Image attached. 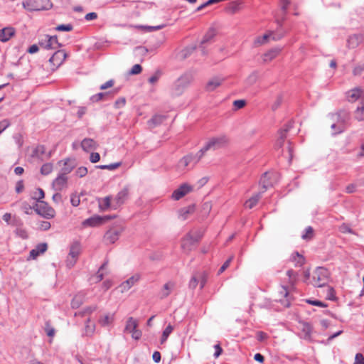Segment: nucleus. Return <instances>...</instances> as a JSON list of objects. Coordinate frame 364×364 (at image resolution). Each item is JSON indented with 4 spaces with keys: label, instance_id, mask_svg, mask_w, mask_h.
I'll use <instances>...</instances> for the list:
<instances>
[{
    "label": "nucleus",
    "instance_id": "obj_18",
    "mask_svg": "<svg viewBox=\"0 0 364 364\" xmlns=\"http://www.w3.org/2000/svg\"><path fill=\"white\" fill-rule=\"evenodd\" d=\"M140 279V275L139 274H136L125 282H122L119 288L121 289L122 292H124L128 291L132 286H134L139 280Z\"/></svg>",
    "mask_w": 364,
    "mask_h": 364
},
{
    "label": "nucleus",
    "instance_id": "obj_24",
    "mask_svg": "<svg viewBox=\"0 0 364 364\" xmlns=\"http://www.w3.org/2000/svg\"><path fill=\"white\" fill-rule=\"evenodd\" d=\"M97 146V142L90 138H85L81 142V147L86 152L96 149Z\"/></svg>",
    "mask_w": 364,
    "mask_h": 364
},
{
    "label": "nucleus",
    "instance_id": "obj_1",
    "mask_svg": "<svg viewBox=\"0 0 364 364\" xmlns=\"http://www.w3.org/2000/svg\"><path fill=\"white\" fill-rule=\"evenodd\" d=\"M194 80V75L192 72H186L181 75L173 84L172 95L179 96L182 95Z\"/></svg>",
    "mask_w": 364,
    "mask_h": 364
},
{
    "label": "nucleus",
    "instance_id": "obj_39",
    "mask_svg": "<svg viewBox=\"0 0 364 364\" xmlns=\"http://www.w3.org/2000/svg\"><path fill=\"white\" fill-rule=\"evenodd\" d=\"M242 2L241 1H235L229 4L228 6V11L235 14L241 9Z\"/></svg>",
    "mask_w": 364,
    "mask_h": 364
},
{
    "label": "nucleus",
    "instance_id": "obj_52",
    "mask_svg": "<svg viewBox=\"0 0 364 364\" xmlns=\"http://www.w3.org/2000/svg\"><path fill=\"white\" fill-rule=\"evenodd\" d=\"M339 230L342 233H354L353 230L350 228V227L346 224V223H343L340 227H339Z\"/></svg>",
    "mask_w": 364,
    "mask_h": 364
},
{
    "label": "nucleus",
    "instance_id": "obj_3",
    "mask_svg": "<svg viewBox=\"0 0 364 364\" xmlns=\"http://www.w3.org/2000/svg\"><path fill=\"white\" fill-rule=\"evenodd\" d=\"M328 271L322 267H317L313 272L311 284L316 287H322L328 282Z\"/></svg>",
    "mask_w": 364,
    "mask_h": 364
},
{
    "label": "nucleus",
    "instance_id": "obj_14",
    "mask_svg": "<svg viewBox=\"0 0 364 364\" xmlns=\"http://www.w3.org/2000/svg\"><path fill=\"white\" fill-rule=\"evenodd\" d=\"M192 191V187L186 183H183L175 190L171 198L175 200H178Z\"/></svg>",
    "mask_w": 364,
    "mask_h": 364
},
{
    "label": "nucleus",
    "instance_id": "obj_11",
    "mask_svg": "<svg viewBox=\"0 0 364 364\" xmlns=\"http://www.w3.org/2000/svg\"><path fill=\"white\" fill-rule=\"evenodd\" d=\"M67 54L63 50H57L50 58L49 62L55 68L53 70L59 67L66 58Z\"/></svg>",
    "mask_w": 364,
    "mask_h": 364
},
{
    "label": "nucleus",
    "instance_id": "obj_45",
    "mask_svg": "<svg viewBox=\"0 0 364 364\" xmlns=\"http://www.w3.org/2000/svg\"><path fill=\"white\" fill-rule=\"evenodd\" d=\"M53 171V164L51 163L44 164L41 168V173L43 175H48Z\"/></svg>",
    "mask_w": 364,
    "mask_h": 364
},
{
    "label": "nucleus",
    "instance_id": "obj_49",
    "mask_svg": "<svg viewBox=\"0 0 364 364\" xmlns=\"http://www.w3.org/2000/svg\"><path fill=\"white\" fill-rule=\"evenodd\" d=\"M314 237V229L309 226L305 229V233L302 235L301 237L304 240H309Z\"/></svg>",
    "mask_w": 364,
    "mask_h": 364
},
{
    "label": "nucleus",
    "instance_id": "obj_21",
    "mask_svg": "<svg viewBox=\"0 0 364 364\" xmlns=\"http://www.w3.org/2000/svg\"><path fill=\"white\" fill-rule=\"evenodd\" d=\"M281 51L282 48L279 47H275L269 50L263 55V61L267 63L272 60L279 55Z\"/></svg>",
    "mask_w": 364,
    "mask_h": 364
},
{
    "label": "nucleus",
    "instance_id": "obj_23",
    "mask_svg": "<svg viewBox=\"0 0 364 364\" xmlns=\"http://www.w3.org/2000/svg\"><path fill=\"white\" fill-rule=\"evenodd\" d=\"M363 92V90L360 87H355L349 90L346 93L348 100L351 102L356 101L361 97Z\"/></svg>",
    "mask_w": 364,
    "mask_h": 364
},
{
    "label": "nucleus",
    "instance_id": "obj_36",
    "mask_svg": "<svg viewBox=\"0 0 364 364\" xmlns=\"http://www.w3.org/2000/svg\"><path fill=\"white\" fill-rule=\"evenodd\" d=\"M301 332L304 338L309 339L312 333V326L309 323L303 322L301 323Z\"/></svg>",
    "mask_w": 364,
    "mask_h": 364
},
{
    "label": "nucleus",
    "instance_id": "obj_59",
    "mask_svg": "<svg viewBox=\"0 0 364 364\" xmlns=\"http://www.w3.org/2000/svg\"><path fill=\"white\" fill-rule=\"evenodd\" d=\"M11 123L9 119H5L0 122V134L10 126Z\"/></svg>",
    "mask_w": 364,
    "mask_h": 364
},
{
    "label": "nucleus",
    "instance_id": "obj_7",
    "mask_svg": "<svg viewBox=\"0 0 364 364\" xmlns=\"http://www.w3.org/2000/svg\"><path fill=\"white\" fill-rule=\"evenodd\" d=\"M38 45L46 50H56L61 46L56 36H50L49 35H45L39 41Z\"/></svg>",
    "mask_w": 364,
    "mask_h": 364
},
{
    "label": "nucleus",
    "instance_id": "obj_15",
    "mask_svg": "<svg viewBox=\"0 0 364 364\" xmlns=\"http://www.w3.org/2000/svg\"><path fill=\"white\" fill-rule=\"evenodd\" d=\"M216 36V31L214 28H210L208 31L204 35L202 41H200V47L202 49V53L203 55L206 54V51L205 50L204 45L210 43L214 37Z\"/></svg>",
    "mask_w": 364,
    "mask_h": 364
},
{
    "label": "nucleus",
    "instance_id": "obj_40",
    "mask_svg": "<svg viewBox=\"0 0 364 364\" xmlns=\"http://www.w3.org/2000/svg\"><path fill=\"white\" fill-rule=\"evenodd\" d=\"M291 127H292V123L291 122L286 124L283 128L279 129V131L278 132V134H279L278 138L280 139L281 140L282 139V140L285 141V139L287 138V134Z\"/></svg>",
    "mask_w": 364,
    "mask_h": 364
},
{
    "label": "nucleus",
    "instance_id": "obj_25",
    "mask_svg": "<svg viewBox=\"0 0 364 364\" xmlns=\"http://www.w3.org/2000/svg\"><path fill=\"white\" fill-rule=\"evenodd\" d=\"M105 220V218L98 215L89 218L83 221L82 224L85 226H97L102 224Z\"/></svg>",
    "mask_w": 364,
    "mask_h": 364
},
{
    "label": "nucleus",
    "instance_id": "obj_32",
    "mask_svg": "<svg viewBox=\"0 0 364 364\" xmlns=\"http://www.w3.org/2000/svg\"><path fill=\"white\" fill-rule=\"evenodd\" d=\"M74 167V161L67 159L64 161V164L60 170V173L67 176V175L73 171Z\"/></svg>",
    "mask_w": 364,
    "mask_h": 364
},
{
    "label": "nucleus",
    "instance_id": "obj_62",
    "mask_svg": "<svg viewBox=\"0 0 364 364\" xmlns=\"http://www.w3.org/2000/svg\"><path fill=\"white\" fill-rule=\"evenodd\" d=\"M363 70H364V64L358 65L354 68V69L353 70V73L354 75H360Z\"/></svg>",
    "mask_w": 364,
    "mask_h": 364
},
{
    "label": "nucleus",
    "instance_id": "obj_64",
    "mask_svg": "<svg viewBox=\"0 0 364 364\" xmlns=\"http://www.w3.org/2000/svg\"><path fill=\"white\" fill-rule=\"evenodd\" d=\"M354 364H364V356L358 353L355 355Z\"/></svg>",
    "mask_w": 364,
    "mask_h": 364
},
{
    "label": "nucleus",
    "instance_id": "obj_60",
    "mask_svg": "<svg viewBox=\"0 0 364 364\" xmlns=\"http://www.w3.org/2000/svg\"><path fill=\"white\" fill-rule=\"evenodd\" d=\"M269 32L272 33L270 38H272V39L273 41H279L281 38H282L285 35L284 32H280V31L278 33H274L273 31H269Z\"/></svg>",
    "mask_w": 364,
    "mask_h": 364
},
{
    "label": "nucleus",
    "instance_id": "obj_38",
    "mask_svg": "<svg viewBox=\"0 0 364 364\" xmlns=\"http://www.w3.org/2000/svg\"><path fill=\"white\" fill-rule=\"evenodd\" d=\"M109 97H111L110 92H100L92 95L90 97V100L93 102H96L101 100H107Z\"/></svg>",
    "mask_w": 364,
    "mask_h": 364
},
{
    "label": "nucleus",
    "instance_id": "obj_34",
    "mask_svg": "<svg viewBox=\"0 0 364 364\" xmlns=\"http://www.w3.org/2000/svg\"><path fill=\"white\" fill-rule=\"evenodd\" d=\"M196 46H190L182 50H181L178 55V58L181 60L187 58L191 55V53L196 50Z\"/></svg>",
    "mask_w": 364,
    "mask_h": 364
},
{
    "label": "nucleus",
    "instance_id": "obj_5",
    "mask_svg": "<svg viewBox=\"0 0 364 364\" xmlns=\"http://www.w3.org/2000/svg\"><path fill=\"white\" fill-rule=\"evenodd\" d=\"M333 121H336L338 124V128L336 132H343L346 129V124L349 120L350 114L345 109L339 110L337 113L331 116Z\"/></svg>",
    "mask_w": 364,
    "mask_h": 364
},
{
    "label": "nucleus",
    "instance_id": "obj_57",
    "mask_svg": "<svg viewBox=\"0 0 364 364\" xmlns=\"http://www.w3.org/2000/svg\"><path fill=\"white\" fill-rule=\"evenodd\" d=\"M290 4L289 0H281L280 1V5H281V9L283 12V15L285 16L287 13V10L288 6Z\"/></svg>",
    "mask_w": 364,
    "mask_h": 364
},
{
    "label": "nucleus",
    "instance_id": "obj_46",
    "mask_svg": "<svg viewBox=\"0 0 364 364\" xmlns=\"http://www.w3.org/2000/svg\"><path fill=\"white\" fill-rule=\"evenodd\" d=\"M355 118L358 121L364 120V105L357 107L355 112Z\"/></svg>",
    "mask_w": 364,
    "mask_h": 364
},
{
    "label": "nucleus",
    "instance_id": "obj_2",
    "mask_svg": "<svg viewBox=\"0 0 364 364\" xmlns=\"http://www.w3.org/2000/svg\"><path fill=\"white\" fill-rule=\"evenodd\" d=\"M228 138L226 135H220L210 138L206 144L198 151V158L203 156L209 150H217L224 147L228 143Z\"/></svg>",
    "mask_w": 364,
    "mask_h": 364
},
{
    "label": "nucleus",
    "instance_id": "obj_42",
    "mask_svg": "<svg viewBox=\"0 0 364 364\" xmlns=\"http://www.w3.org/2000/svg\"><path fill=\"white\" fill-rule=\"evenodd\" d=\"M112 200L113 198L111 196H108L102 199V201H100V206L102 209H107L108 208H112Z\"/></svg>",
    "mask_w": 364,
    "mask_h": 364
},
{
    "label": "nucleus",
    "instance_id": "obj_58",
    "mask_svg": "<svg viewBox=\"0 0 364 364\" xmlns=\"http://www.w3.org/2000/svg\"><path fill=\"white\" fill-rule=\"evenodd\" d=\"M199 283V278L198 275H194L192 277V278L190 280L189 282V287L191 289H195L198 284Z\"/></svg>",
    "mask_w": 364,
    "mask_h": 364
},
{
    "label": "nucleus",
    "instance_id": "obj_54",
    "mask_svg": "<svg viewBox=\"0 0 364 364\" xmlns=\"http://www.w3.org/2000/svg\"><path fill=\"white\" fill-rule=\"evenodd\" d=\"M45 331L46 332V334L49 336V337H53L54 335H55V329L54 328H53L48 321H47L46 323V327H45Z\"/></svg>",
    "mask_w": 364,
    "mask_h": 364
},
{
    "label": "nucleus",
    "instance_id": "obj_27",
    "mask_svg": "<svg viewBox=\"0 0 364 364\" xmlns=\"http://www.w3.org/2000/svg\"><path fill=\"white\" fill-rule=\"evenodd\" d=\"M48 249V245L46 242L38 244L35 249H33L30 252V256L33 259L38 257L39 255L44 253Z\"/></svg>",
    "mask_w": 364,
    "mask_h": 364
},
{
    "label": "nucleus",
    "instance_id": "obj_30",
    "mask_svg": "<svg viewBox=\"0 0 364 364\" xmlns=\"http://www.w3.org/2000/svg\"><path fill=\"white\" fill-rule=\"evenodd\" d=\"M14 35V29L11 27L4 28L0 30V41L6 42Z\"/></svg>",
    "mask_w": 364,
    "mask_h": 364
},
{
    "label": "nucleus",
    "instance_id": "obj_28",
    "mask_svg": "<svg viewBox=\"0 0 364 364\" xmlns=\"http://www.w3.org/2000/svg\"><path fill=\"white\" fill-rule=\"evenodd\" d=\"M175 287V284L172 282L166 283L159 293V297L161 299L166 298L172 291Z\"/></svg>",
    "mask_w": 364,
    "mask_h": 364
},
{
    "label": "nucleus",
    "instance_id": "obj_8",
    "mask_svg": "<svg viewBox=\"0 0 364 364\" xmlns=\"http://www.w3.org/2000/svg\"><path fill=\"white\" fill-rule=\"evenodd\" d=\"M138 323L132 317H129L127 321L124 331L132 334V338L139 340L141 336V331L137 329Z\"/></svg>",
    "mask_w": 364,
    "mask_h": 364
},
{
    "label": "nucleus",
    "instance_id": "obj_50",
    "mask_svg": "<svg viewBox=\"0 0 364 364\" xmlns=\"http://www.w3.org/2000/svg\"><path fill=\"white\" fill-rule=\"evenodd\" d=\"M113 320L112 316L109 315H105L99 319V323L102 326H108L112 323Z\"/></svg>",
    "mask_w": 364,
    "mask_h": 364
},
{
    "label": "nucleus",
    "instance_id": "obj_48",
    "mask_svg": "<svg viewBox=\"0 0 364 364\" xmlns=\"http://www.w3.org/2000/svg\"><path fill=\"white\" fill-rule=\"evenodd\" d=\"M121 165V163H114L110 164L109 165H99L97 166L96 168H100V169H107L109 171H113L119 168Z\"/></svg>",
    "mask_w": 364,
    "mask_h": 364
},
{
    "label": "nucleus",
    "instance_id": "obj_33",
    "mask_svg": "<svg viewBox=\"0 0 364 364\" xmlns=\"http://www.w3.org/2000/svg\"><path fill=\"white\" fill-rule=\"evenodd\" d=\"M261 197H262V193H258L254 195L249 200H246V202L245 203V206L246 208L252 209L257 205V203H258V201L259 200Z\"/></svg>",
    "mask_w": 364,
    "mask_h": 364
},
{
    "label": "nucleus",
    "instance_id": "obj_44",
    "mask_svg": "<svg viewBox=\"0 0 364 364\" xmlns=\"http://www.w3.org/2000/svg\"><path fill=\"white\" fill-rule=\"evenodd\" d=\"M293 259L295 262V265L296 267H301L305 262L304 257L299 255L298 252H295V255L293 256Z\"/></svg>",
    "mask_w": 364,
    "mask_h": 364
},
{
    "label": "nucleus",
    "instance_id": "obj_19",
    "mask_svg": "<svg viewBox=\"0 0 364 364\" xmlns=\"http://www.w3.org/2000/svg\"><path fill=\"white\" fill-rule=\"evenodd\" d=\"M364 42V34H354L348 39V46L350 48H355Z\"/></svg>",
    "mask_w": 364,
    "mask_h": 364
},
{
    "label": "nucleus",
    "instance_id": "obj_31",
    "mask_svg": "<svg viewBox=\"0 0 364 364\" xmlns=\"http://www.w3.org/2000/svg\"><path fill=\"white\" fill-rule=\"evenodd\" d=\"M166 119V117L165 115L162 114H156L152 117L151 119H150L148 121V124L150 128H154L161 124L163 123V122Z\"/></svg>",
    "mask_w": 364,
    "mask_h": 364
},
{
    "label": "nucleus",
    "instance_id": "obj_37",
    "mask_svg": "<svg viewBox=\"0 0 364 364\" xmlns=\"http://www.w3.org/2000/svg\"><path fill=\"white\" fill-rule=\"evenodd\" d=\"M272 34V33L268 32L264 34L262 36L257 37L254 41V46L257 47L267 43Z\"/></svg>",
    "mask_w": 364,
    "mask_h": 364
},
{
    "label": "nucleus",
    "instance_id": "obj_9",
    "mask_svg": "<svg viewBox=\"0 0 364 364\" xmlns=\"http://www.w3.org/2000/svg\"><path fill=\"white\" fill-rule=\"evenodd\" d=\"M122 227H114L110 228L105 235V240L110 244L114 243L123 232Z\"/></svg>",
    "mask_w": 364,
    "mask_h": 364
},
{
    "label": "nucleus",
    "instance_id": "obj_26",
    "mask_svg": "<svg viewBox=\"0 0 364 364\" xmlns=\"http://www.w3.org/2000/svg\"><path fill=\"white\" fill-rule=\"evenodd\" d=\"M271 175L268 172H265L260 178L259 184L262 186L263 191L262 193H264L268 188L272 186V183L271 181Z\"/></svg>",
    "mask_w": 364,
    "mask_h": 364
},
{
    "label": "nucleus",
    "instance_id": "obj_35",
    "mask_svg": "<svg viewBox=\"0 0 364 364\" xmlns=\"http://www.w3.org/2000/svg\"><path fill=\"white\" fill-rule=\"evenodd\" d=\"M80 252V245L79 242H73L70 247L68 257L72 259H77Z\"/></svg>",
    "mask_w": 364,
    "mask_h": 364
},
{
    "label": "nucleus",
    "instance_id": "obj_56",
    "mask_svg": "<svg viewBox=\"0 0 364 364\" xmlns=\"http://www.w3.org/2000/svg\"><path fill=\"white\" fill-rule=\"evenodd\" d=\"M142 70V68L139 64L134 65L132 69L129 70L130 75H137L139 74Z\"/></svg>",
    "mask_w": 364,
    "mask_h": 364
},
{
    "label": "nucleus",
    "instance_id": "obj_22",
    "mask_svg": "<svg viewBox=\"0 0 364 364\" xmlns=\"http://www.w3.org/2000/svg\"><path fill=\"white\" fill-rule=\"evenodd\" d=\"M223 82V78H220L218 77H213L207 82L205 89L207 92H213L217 87H218L222 84Z\"/></svg>",
    "mask_w": 364,
    "mask_h": 364
},
{
    "label": "nucleus",
    "instance_id": "obj_29",
    "mask_svg": "<svg viewBox=\"0 0 364 364\" xmlns=\"http://www.w3.org/2000/svg\"><path fill=\"white\" fill-rule=\"evenodd\" d=\"M195 211V205H190L187 207L181 208L178 210V215L179 218H181V220H185L188 219V216L191 214H193Z\"/></svg>",
    "mask_w": 364,
    "mask_h": 364
},
{
    "label": "nucleus",
    "instance_id": "obj_63",
    "mask_svg": "<svg viewBox=\"0 0 364 364\" xmlns=\"http://www.w3.org/2000/svg\"><path fill=\"white\" fill-rule=\"evenodd\" d=\"M246 105V102L244 100H237L233 102V105L236 109H241Z\"/></svg>",
    "mask_w": 364,
    "mask_h": 364
},
{
    "label": "nucleus",
    "instance_id": "obj_43",
    "mask_svg": "<svg viewBox=\"0 0 364 364\" xmlns=\"http://www.w3.org/2000/svg\"><path fill=\"white\" fill-rule=\"evenodd\" d=\"M95 326L93 323H90V319L88 318L86 321L85 326V333L86 336H90L93 334L95 331Z\"/></svg>",
    "mask_w": 364,
    "mask_h": 364
},
{
    "label": "nucleus",
    "instance_id": "obj_16",
    "mask_svg": "<svg viewBox=\"0 0 364 364\" xmlns=\"http://www.w3.org/2000/svg\"><path fill=\"white\" fill-rule=\"evenodd\" d=\"M196 244L192 234L188 233L182 240L181 248L185 252H189Z\"/></svg>",
    "mask_w": 364,
    "mask_h": 364
},
{
    "label": "nucleus",
    "instance_id": "obj_17",
    "mask_svg": "<svg viewBox=\"0 0 364 364\" xmlns=\"http://www.w3.org/2000/svg\"><path fill=\"white\" fill-rule=\"evenodd\" d=\"M68 184V177L65 175L60 173L58 176L53 181V188L56 191H60L65 187H67Z\"/></svg>",
    "mask_w": 364,
    "mask_h": 364
},
{
    "label": "nucleus",
    "instance_id": "obj_51",
    "mask_svg": "<svg viewBox=\"0 0 364 364\" xmlns=\"http://www.w3.org/2000/svg\"><path fill=\"white\" fill-rule=\"evenodd\" d=\"M233 258L234 256L232 255L223 263V264L220 267V268L218 270V274H220L225 271V269L230 266Z\"/></svg>",
    "mask_w": 364,
    "mask_h": 364
},
{
    "label": "nucleus",
    "instance_id": "obj_12",
    "mask_svg": "<svg viewBox=\"0 0 364 364\" xmlns=\"http://www.w3.org/2000/svg\"><path fill=\"white\" fill-rule=\"evenodd\" d=\"M200 159L198 158V152L196 154H188L178 161V168L184 170L191 164L193 163L196 164Z\"/></svg>",
    "mask_w": 364,
    "mask_h": 364
},
{
    "label": "nucleus",
    "instance_id": "obj_47",
    "mask_svg": "<svg viewBox=\"0 0 364 364\" xmlns=\"http://www.w3.org/2000/svg\"><path fill=\"white\" fill-rule=\"evenodd\" d=\"M258 79V73L257 71L252 72L246 79V82L249 85L255 84Z\"/></svg>",
    "mask_w": 364,
    "mask_h": 364
},
{
    "label": "nucleus",
    "instance_id": "obj_55",
    "mask_svg": "<svg viewBox=\"0 0 364 364\" xmlns=\"http://www.w3.org/2000/svg\"><path fill=\"white\" fill-rule=\"evenodd\" d=\"M75 173L80 178L84 177L87 173V168L85 166H80L76 170Z\"/></svg>",
    "mask_w": 364,
    "mask_h": 364
},
{
    "label": "nucleus",
    "instance_id": "obj_53",
    "mask_svg": "<svg viewBox=\"0 0 364 364\" xmlns=\"http://www.w3.org/2000/svg\"><path fill=\"white\" fill-rule=\"evenodd\" d=\"M73 29V26L71 24H61L56 27V30L58 31H71Z\"/></svg>",
    "mask_w": 364,
    "mask_h": 364
},
{
    "label": "nucleus",
    "instance_id": "obj_61",
    "mask_svg": "<svg viewBox=\"0 0 364 364\" xmlns=\"http://www.w3.org/2000/svg\"><path fill=\"white\" fill-rule=\"evenodd\" d=\"M193 236L194 241L197 243L203 237V232L202 230H198L194 232H191Z\"/></svg>",
    "mask_w": 364,
    "mask_h": 364
},
{
    "label": "nucleus",
    "instance_id": "obj_10",
    "mask_svg": "<svg viewBox=\"0 0 364 364\" xmlns=\"http://www.w3.org/2000/svg\"><path fill=\"white\" fill-rule=\"evenodd\" d=\"M129 196V189L125 187L121 190L112 200V209H117L125 203Z\"/></svg>",
    "mask_w": 364,
    "mask_h": 364
},
{
    "label": "nucleus",
    "instance_id": "obj_6",
    "mask_svg": "<svg viewBox=\"0 0 364 364\" xmlns=\"http://www.w3.org/2000/svg\"><path fill=\"white\" fill-rule=\"evenodd\" d=\"M37 214L46 219H50L55 216V210L48 205L45 201H38V203L33 207Z\"/></svg>",
    "mask_w": 364,
    "mask_h": 364
},
{
    "label": "nucleus",
    "instance_id": "obj_20",
    "mask_svg": "<svg viewBox=\"0 0 364 364\" xmlns=\"http://www.w3.org/2000/svg\"><path fill=\"white\" fill-rule=\"evenodd\" d=\"M14 225L16 226V228L14 231L16 236L21 237L23 240H26L28 237V232L25 228H23V223L21 220H16Z\"/></svg>",
    "mask_w": 364,
    "mask_h": 364
},
{
    "label": "nucleus",
    "instance_id": "obj_41",
    "mask_svg": "<svg viewBox=\"0 0 364 364\" xmlns=\"http://www.w3.org/2000/svg\"><path fill=\"white\" fill-rule=\"evenodd\" d=\"M173 331V326L171 324H168L162 333V336L160 340L161 344H164L168 339L170 334Z\"/></svg>",
    "mask_w": 364,
    "mask_h": 364
},
{
    "label": "nucleus",
    "instance_id": "obj_13",
    "mask_svg": "<svg viewBox=\"0 0 364 364\" xmlns=\"http://www.w3.org/2000/svg\"><path fill=\"white\" fill-rule=\"evenodd\" d=\"M31 157L35 158L41 161H43L50 157V153L46 154V147L44 145H38L33 149Z\"/></svg>",
    "mask_w": 364,
    "mask_h": 364
},
{
    "label": "nucleus",
    "instance_id": "obj_4",
    "mask_svg": "<svg viewBox=\"0 0 364 364\" xmlns=\"http://www.w3.org/2000/svg\"><path fill=\"white\" fill-rule=\"evenodd\" d=\"M23 7L28 11L46 10L51 7L49 0H26L23 2Z\"/></svg>",
    "mask_w": 364,
    "mask_h": 364
}]
</instances>
